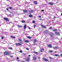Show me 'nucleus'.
Returning <instances> with one entry per match:
<instances>
[{
	"label": "nucleus",
	"instance_id": "12",
	"mask_svg": "<svg viewBox=\"0 0 62 62\" xmlns=\"http://www.w3.org/2000/svg\"><path fill=\"white\" fill-rule=\"evenodd\" d=\"M34 12V11L33 10H31L29 12V14H31V13Z\"/></svg>",
	"mask_w": 62,
	"mask_h": 62
},
{
	"label": "nucleus",
	"instance_id": "7",
	"mask_svg": "<svg viewBox=\"0 0 62 62\" xmlns=\"http://www.w3.org/2000/svg\"><path fill=\"white\" fill-rule=\"evenodd\" d=\"M4 20H5V21H9V19H8L6 18V17H5L4 18Z\"/></svg>",
	"mask_w": 62,
	"mask_h": 62
},
{
	"label": "nucleus",
	"instance_id": "10",
	"mask_svg": "<svg viewBox=\"0 0 62 62\" xmlns=\"http://www.w3.org/2000/svg\"><path fill=\"white\" fill-rule=\"evenodd\" d=\"M24 42L26 43H29V40H26L24 41Z\"/></svg>",
	"mask_w": 62,
	"mask_h": 62
},
{
	"label": "nucleus",
	"instance_id": "54",
	"mask_svg": "<svg viewBox=\"0 0 62 62\" xmlns=\"http://www.w3.org/2000/svg\"><path fill=\"white\" fill-rule=\"evenodd\" d=\"M58 56H59V55H58Z\"/></svg>",
	"mask_w": 62,
	"mask_h": 62
},
{
	"label": "nucleus",
	"instance_id": "48",
	"mask_svg": "<svg viewBox=\"0 0 62 62\" xmlns=\"http://www.w3.org/2000/svg\"><path fill=\"white\" fill-rule=\"evenodd\" d=\"M36 25H34V27H36Z\"/></svg>",
	"mask_w": 62,
	"mask_h": 62
},
{
	"label": "nucleus",
	"instance_id": "19",
	"mask_svg": "<svg viewBox=\"0 0 62 62\" xmlns=\"http://www.w3.org/2000/svg\"><path fill=\"white\" fill-rule=\"evenodd\" d=\"M17 26L18 27H23V26L21 25H17Z\"/></svg>",
	"mask_w": 62,
	"mask_h": 62
},
{
	"label": "nucleus",
	"instance_id": "43",
	"mask_svg": "<svg viewBox=\"0 0 62 62\" xmlns=\"http://www.w3.org/2000/svg\"><path fill=\"white\" fill-rule=\"evenodd\" d=\"M31 55H29L28 56V57H30V56H31Z\"/></svg>",
	"mask_w": 62,
	"mask_h": 62
},
{
	"label": "nucleus",
	"instance_id": "53",
	"mask_svg": "<svg viewBox=\"0 0 62 62\" xmlns=\"http://www.w3.org/2000/svg\"><path fill=\"white\" fill-rule=\"evenodd\" d=\"M61 15H62V13L61 14Z\"/></svg>",
	"mask_w": 62,
	"mask_h": 62
},
{
	"label": "nucleus",
	"instance_id": "45",
	"mask_svg": "<svg viewBox=\"0 0 62 62\" xmlns=\"http://www.w3.org/2000/svg\"><path fill=\"white\" fill-rule=\"evenodd\" d=\"M29 29H31V28H30V27H29Z\"/></svg>",
	"mask_w": 62,
	"mask_h": 62
},
{
	"label": "nucleus",
	"instance_id": "38",
	"mask_svg": "<svg viewBox=\"0 0 62 62\" xmlns=\"http://www.w3.org/2000/svg\"><path fill=\"white\" fill-rule=\"evenodd\" d=\"M23 55H25V54H25L24 53H23Z\"/></svg>",
	"mask_w": 62,
	"mask_h": 62
},
{
	"label": "nucleus",
	"instance_id": "26",
	"mask_svg": "<svg viewBox=\"0 0 62 62\" xmlns=\"http://www.w3.org/2000/svg\"><path fill=\"white\" fill-rule=\"evenodd\" d=\"M8 8H9L10 9H12V7H8Z\"/></svg>",
	"mask_w": 62,
	"mask_h": 62
},
{
	"label": "nucleus",
	"instance_id": "5",
	"mask_svg": "<svg viewBox=\"0 0 62 62\" xmlns=\"http://www.w3.org/2000/svg\"><path fill=\"white\" fill-rule=\"evenodd\" d=\"M41 26H42V27L43 28L46 29V27L45 26V25H41Z\"/></svg>",
	"mask_w": 62,
	"mask_h": 62
},
{
	"label": "nucleus",
	"instance_id": "9",
	"mask_svg": "<svg viewBox=\"0 0 62 62\" xmlns=\"http://www.w3.org/2000/svg\"><path fill=\"white\" fill-rule=\"evenodd\" d=\"M42 59L43 60H44V61H49L46 59L44 58H42Z\"/></svg>",
	"mask_w": 62,
	"mask_h": 62
},
{
	"label": "nucleus",
	"instance_id": "32",
	"mask_svg": "<svg viewBox=\"0 0 62 62\" xmlns=\"http://www.w3.org/2000/svg\"><path fill=\"white\" fill-rule=\"evenodd\" d=\"M11 37L12 38H14V39H15V37H14L12 36H11Z\"/></svg>",
	"mask_w": 62,
	"mask_h": 62
},
{
	"label": "nucleus",
	"instance_id": "16",
	"mask_svg": "<svg viewBox=\"0 0 62 62\" xmlns=\"http://www.w3.org/2000/svg\"><path fill=\"white\" fill-rule=\"evenodd\" d=\"M53 31H54V32H57V30L56 29H54L53 30Z\"/></svg>",
	"mask_w": 62,
	"mask_h": 62
},
{
	"label": "nucleus",
	"instance_id": "1",
	"mask_svg": "<svg viewBox=\"0 0 62 62\" xmlns=\"http://www.w3.org/2000/svg\"><path fill=\"white\" fill-rule=\"evenodd\" d=\"M10 54V52L8 51H6L4 53V54L5 55H9Z\"/></svg>",
	"mask_w": 62,
	"mask_h": 62
},
{
	"label": "nucleus",
	"instance_id": "31",
	"mask_svg": "<svg viewBox=\"0 0 62 62\" xmlns=\"http://www.w3.org/2000/svg\"><path fill=\"white\" fill-rule=\"evenodd\" d=\"M35 21H33L32 22V23H35Z\"/></svg>",
	"mask_w": 62,
	"mask_h": 62
},
{
	"label": "nucleus",
	"instance_id": "44",
	"mask_svg": "<svg viewBox=\"0 0 62 62\" xmlns=\"http://www.w3.org/2000/svg\"><path fill=\"white\" fill-rule=\"evenodd\" d=\"M49 58L50 59H52V57H49Z\"/></svg>",
	"mask_w": 62,
	"mask_h": 62
},
{
	"label": "nucleus",
	"instance_id": "30",
	"mask_svg": "<svg viewBox=\"0 0 62 62\" xmlns=\"http://www.w3.org/2000/svg\"><path fill=\"white\" fill-rule=\"evenodd\" d=\"M56 48H57V46L54 47L53 48V49H56Z\"/></svg>",
	"mask_w": 62,
	"mask_h": 62
},
{
	"label": "nucleus",
	"instance_id": "4",
	"mask_svg": "<svg viewBox=\"0 0 62 62\" xmlns=\"http://www.w3.org/2000/svg\"><path fill=\"white\" fill-rule=\"evenodd\" d=\"M55 34L56 35H57V36H60V33L59 32H55Z\"/></svg>",
	"mask_w": 62,
	"mask_h": 62
},
{
	"label": "nucleus",
	"instance_id": "51",
	"mask_svg": "<svg viewBox=\"0 0 62 62\" xmlns=\"http://www.w3.org/2000/svg\"><path fill=\"white\" fill-rule=\"evenodd\" d=\"M38 59H39L40 58V57H38Z\"/></svg>",
	"mask_w": 62,
	"mask_h": 62
},
{
	"label": "nucleus",
	"instance_id": "21",
	"mask_svg": "<svg viewBox=\"0 0 62 62\" xmlns=\"http://www.w3.org/2000/svg\"><path fill=\"white\" fill-rule=\"evenodd\" d=\"M34 3L35 4H38L37 2L36 1H34Z\"/></svg>",
	"mask_w": 62,
	"mask_h": 62
},
{
	"label": "nucleus",
	"instance_id": "8",
	"mask_svg": "<svg viewBox=\"0 0 62 62\" xmlns=\"http://www.w3.org/2000/svg\"><path fill=\"white\" fill-rule=\"evenodd\" d=\"M44 33L45 34H47V33H48V32L47 30H46L44 31Z\"/></svg>",
	"mask_w": 62,
	"mask_h": 62
},
{
	"label": "nucleus",
	"instance_id": "11",
	"mask_svg": "<svg viewBox=\"0 0 62 62\" xmlns=\"http://www.w3.org/2000/svg\"><path fill=\"white\" fill-rule=\"evenodd\" d=\"M23 12H24V13H26V12H28V11L27 10H23Z\"/></svg>",
	"mask_w": 62,
	"mask_h": 62
},
{
	"label": "nucleus",
	"instance_id": "27",
	"mask_svg": "<svg viewBox=\"0 0 62 62\" xmlns=\"http://www.w3.org/2000/svg\"><path fill=\"white\" fill-rule=\"evenodd\" d=\"M49 29L50 30H52V29H53V28H52V27H50V28H49Z\"/></svg>",
	"mask_w": 62,
	"mask_h": 62
},
{
	"label": "nucleus",
	"instance_id": "36",
	"mask_svg": "<svg viewBox=\"0 0 62 62\" xmlns=\"http://www.w3.org/2000/svg\"><path fill=\"white\" fill-rule=\"evenodd\" d=\"M1 39H4L3 37V36H2V37H1Z\"/></svg>",
	"mask_w": 62,
	"mask_h": 62
},
{
	"label": "nucleus",
	"instance_id": "33",
	"mask_svg": "<svg viewBox=\"0 0 62 62\" xmlns=\"http://www.w3.org/2000/svg\"><path fill=\"white\" fill-rule=\"evenodd\" d=\"M13 56H10V57L11 58H13Z\"/></svg>",
	"mask_w": 62,
	"mask_h": 62
},
{
	"label": "nucleus",
	"instance_id": "15",
	"mask_svg": "<svg viewBox=\"0 0 62 62\" xmlns=\"http://www.w3.org/2000/svg\"><path fill=\"white\" fill-rule=\"evenodd\" d=\"M48 47H49L50 48H52V46L51 45H48Z\"/></svg>",
	"mask_w": 62,
	"mask_h": 62
},
{
	"label": "nucleus",
	"instance_id": "34",
	"mask_svg": "<svg viewBox=\"0 0 62 62\" xmlns=\"http://www.w3.org/2000/svg\"><path fill=\"white\" fill-rule=\"evenodd\" d=\"M58 56V55H57V54H55V56Z\"/></svg>",
	"mask_w": 62,
	"mask_h": 62
},
{
	"label": "nucleus",
	"instance_id": "35",
	"mask_svg": "<svg viewBox=\"0 0 62 62\" xmlns=\"http://www.w3.org/2000/svg\"><path fill=\"white\" fill-rule=\"evenodd\" d=\"M50 53H53V51H52V50H50Z\"/></svg>",
	"mask_w": 62,
	"mask_h": 62
},
{
	"label": "nucleus",
	"instance_id": "3",
	"mask_svg": "<svg viewBox=\"0 0 62 62\" xmlns=\"http://www.w3.org/2000/svg\"><path fill=\"white\" fill-rule=\"evenodd\" d=\"M25 60L27 62H29L30 61V58L28 57L25 59Z\"/></svg>",
	"mask_w": 62,
	"mask_h": 62
},
{
	"label": "nucleus",
	"instance_id": "17",
	"mask_svg": "<svg viewBox=\"0 0 62 62\" xmlns=\"http://www.w3.org/2000/svg\"><path fill=\"white\" fill-rule=\"evenodd\" d=\"M44 51V49L43 48H42L41 50H40L41 52H42L43 51Z\"/></svg>",
	"mask_w": 62,
	"mask_h": 62
},
{
	"label": "nucleus",
	"instance_id": "42",
	"mask_svg": "<svg viewBox=\"0 0 62 62\" xmlns=\"http://www.w3.org/2000/svg\"><path fill=\"white\" fill-rule=\"evenodd\" d=\"M19 59V57H17V59Z\"/></svg>",
	"mask_w": 62,
	"mask_h": 62
},
{
	"label": "nucleus",
	"instance_id": "52",
	"mask_svg": "<svg viewBox=\"0 0 62 62\" xmlns=\"http://www.w3.org/2000/svg\"><path fill=\"white\" fill-rule=\"evenodd\" d=\"M42 20L41 18H40L39 19V20Z\"/></svg>",
	"mask_w": 62,
	"mask_h": 62
},
{
	"label": "nucleus",
	"instance_id": "2",
	"mask_svg": "<svg viewBox=\"0 0 62 62\" xmlns=\"http://www.w3.org/2000/svg\"><path fill=\"white\" fill-rule=\"evenodd\" d=\"M49 34L50 36L51 37H54V33L52 32H50L49 33Z\"/></svg>",
	"mask_w": 62,
	"mask_h": 62
},
{
	"label": "nucleus",
	"instance_id": "37",
	"mask_svg": "<svg viewBox=\"0 0 62 62\" xmlns=\"http://www.w3.org/2000/svg\"><path fill=\"white\" fill-rule=\"evenodd\" d=\"M26 50H29V49H28V48H26Z\"/></svg>",
	"mask_w": 62,
	"mask_h": 62
},
{
	"label": "nucleus",
	"instance_id": "50",
	"mask_svg": "<svg viewBox=\"0 0 62 62\" xmlns=\"http://www.w3.org/2000/svg\"><path fill=\"white\" fill-rule=\"evenodd\" d=\"M17 61H18V62H19V61H20V60H17Z\"/></svg>",
	"mask_w": 62,
	"mask_h": 62
},
{
	"label": "nucleus",
	"instance_id": "29",
	"mask_svg": "<svg viewBox=\"0 0 62 62\" xmlns=\"http://www.w3.org/2000/svg\"><path fill=\"white\" fill-rule=\"evenodd\" d=\"M22 23H25V21H22Z\"/></svg>",
	"mask_w": 62,
	"mask_h": 62
},
{
	"label": "nucleus",
	"instance_id": "22",
	"mask_svg": "<svg viewBox=\"0 0 62 62\" xmlns=\"http://www.w3.org/2000/svg\"><path fill=\"white\" fill-rule=\"evenodd\" d=\"M27 38L28 39H31V37H30L29 36H27Z\"/></svg>",
	"mask_w": 62,
	"mask_h": 62
},
{
	"label": "nucleus",
	"instance_id": "13",
	"mask_svg": "<svg viewBox=\"0 0 62 62\" xmlns=\"http://www.w3.org/2000/svg\"><path fill=\"white\" fill-rule=\"evenodd\" d=\"M33 58L34 60H36L37 59V57L35 56L33 57Z\"/></svg>",
	"mask_w": 62,
	"mask_h": 62
},
{
	"label": "nucleus",
	"instance_id": "23",
	"mask_svg": "<svg viewBox=\"0 0 62 62\" xmlns=\"http://www.w3.org/2000/svg\"><path fill=\"white\" fill-rule=\"evenodd\" d=\"M33 41H34V42H36L37 40L36 39H33Z\"/></svg>",
	"mask_w": 62,
	"mask_h": 62
},
{
	"label": "nucleus",
	"instance_id": "39",
	"mask_svg": "<svg viewBox=\"0 0 62 62\" xmlns=\"http://www.w3.org/2000/svg\"><path fill=\"white\" fill-rule=\"evenodd\" d=\"M20 53H22V51L20 50Z\"/></svg>",
	"mask_w": 62,
	"mask_h": 62
},
{
	"label": "nucleus",
	"instance_id": "25",
	"mask_svg": "<svg viewBox=\"0 0 62 62\" xmlns=\"http://www.w3.org/2000/svg\"><path fill=\"white\" fill-rule=\"evenodd\" d=\"M33 53H34V54H39V53L35 51L33 52Z\"/></svg>",
	"mask_w": 62,
	"mask_h": 62
},
{
	"label": "nucleus",
	"instance_id": "24",
	"mask_svg": "<svg viewBox=\"0 0 62 62\" xmlns=\"http://www.w3.org/2000/svg\"><path fill=\"white\" fill-rule=\"evenodd\" d=\"M18 40L19 41H22V40L21 39H19Z\"/></svg>",
	"mask_w": 62,
	"mask_h": 62
},
{
	"label": "nucleus",
	"instance_id": "47",
	"mask_svg": "<svg viewBox=\"0 0 62 62\" xmlns=\"http://www.w3.org/2000/svg\"><path fill=\"white\" fill-rule=\"evenodd\" d=\"M61 56L62 57V54H61Z\"/></svg>",
	"mask_w": 62,
	"mask_h": 62
},
{
	"label": "nucleus",
	"instance_id": "14",
	"mask_svg": "<svg viewBox=\"0 0 62 62\" xmlns=\"http://www.w3.org/2000/svg\"><path fill=\"white\" fill-rule=\"evenodd\" d=\"M24 29H25V28H26V25L24 24Z\"/></svg>",
	"mask_w": 62,
	"mask_h": 62
},
{
	"label": "nucleus",
	"instance_id": "28",
	"mask_svg": "<svg viewBox=\"0 0 62 62\" xmlns=\"http://www.w3.org/2000/svg\"><path fill=\"white\" fill-rule=\"evenodd\" d=\"M8 49H10V50H12V48L11 47H8Z\"/></svg>",
	"mask_w": 62,
	"mask_h": 62
},
{
	"label": "nucleus",
	"instance_id": "46",
	"mask_svg": "<svg viewBox=\"0 0 62 62\" xmlns=\"http://www.w3.org/2000/svg\"><path fill=\"white\" fill-rule=\"evenodd\" d=\"M41 11H44V10H42Z\"/></svg>",
	"mask_w": 62,
	"mask_h": 62
},
{
	"label": "nucleus",
	"instance_id": "40",
	"mask_svg": "<svg viewBox=\"0 0 62 62\" xmlns=\"http://www.w3.org/2000/svg\"><path fill=\"white\" fill-rule=\"evenodd\" d=\"M39 18H41V16H39Z\"/></svg>",
	"mask_w": 62,
	"mask_h": 62
},
{
	"label": "nucleus",
	"instance_id": "18",
	"mask_svg": "<svg viewBox=\"0 0 62 62\" xmlns=\"http://www.w3.org/2000/svg\"><path fill=\"white\" fill-rule=\"evenodd\" d=\"M49 4L51 5H54V3H52V2H49Z\"/></svg>",
	"mask_w": 62,
	"mask_h": 62
},
{
	"label": "nucleus",
	"instance_id": "41",
	"mask_svg": "<svg viewBox=\"0 0 62 62\" xmlns=\"http://www.w3.org/2000/svg\"><path fill=\"white\" fill-rule=\"evenodd\" d=\"M6 10H8V8H7L6 9Z\"/></svg>",
	"mask_w": 62,
	"mask_h": 62
},
{
	"label": "nucleus",
	"instance_id": "49",
	"mask_svg": "<svg viewBox=\"0 0 62 62\" xmlns=\"http://www.w3.org/2000/svg\"><path fill=\"white\" fill-rule=\"evenodd\" d=\"M54 19H55V18H56V17H54Z\"/></svg>",
	"mask_w": 62,
	"mask_h": 62
},
{
	"label": "nucleus",
	"instance_id": "6",
	"mask_svg": "<svg viewBox=\"0 0 62 62\" xmlns=\"http://www.w3.org/2000/svg\"><path fill=\"white\" fill-rule=\"evenodd\" d=\"M15 44L16 45L18 46H21V44L19 43H17Z\"/></svg>",
	"mask_w": 62,
	"mask_h": 62
},
{
	"label": "nucleus",
	"instance_id": "20",
	"mask_svg": "<svg viewBox=\"0 0 62 62\" xmlns=\"http://www.w3.org/2000/svg\"><path fill=\"white\" fill-rule=\"evenodd\" d=\"M29 17H33V15L31 14L30 15H29Z\"/></svg>",
	"mask_w": 62,
	"mask_h": 62
}]
</instances>
